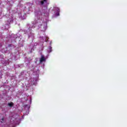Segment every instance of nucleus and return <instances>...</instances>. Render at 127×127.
Listing matches in <instances>:
<instances>
[{"mask_svg":"<svg viewBox=\"0 0 127 127\" xmlns=\"http://www.w3.org/2000/svg\"><path fill=\"white\" fill-rule=\"evenodd\" d=\"M59 11H60V9H59Z\"/></svg>","mask_w":127,"mask_h":127,"instance_id":"7","label":"nucleus"},{"mask_svg":"<svg viewBox=\"0 0 127 127\" xmlns=\"http://www.w3.org/2000/svg\"><path fill=\"white\" fill-rule=\"evenodd\" d=\"M4 120V118H2L1 119V121H2L3 122Z\"/></svg>","mask_w":127,"mask_h":127,"instance_id":"6","label":"nucleus"},{"mask_svg":"<svg viewBox=\"0 0 127 127\" xmlns=\"http://www.w3.org/2000/svg\"><path fill=\"white\" fill-rule=\"evenodd\" d=\"M49 50H50L49 51V53H51V52H52V47L51 46L49 47Z\"/></svg>","mask_w":127,"mask_h":127,"instance_id":"3","label":"nucleus"},{"mask_svg":"<svg viewBox=\"0 0 127 127\" xmlns=\"http://www.w3.org/2000/svg\"><path fill=\"white\" fill-rule=\"evenodd\" d=\"M46 61V59H45V57H44V56L42 55L40 59V63H42V62H44V61Z\"/></svg>","mask_w":127,"mask_h":127,"instance_id":"1","label":"nucleus"},{"mask_svg":"<svg viewBox=\"0 0 127 127\" xmlns=\"http://www.w3.org/2000/svg\"><path fill=\"white\" fill-rule=\"evenodd\" d=\"M1 123H2V122H1Z\"/></svg>","mask_w":127,"mask_h":127,"instance_id":"9","label":"nucleus"},{"mask_svg":"<svg viewBox=\"0 0 127 127\" xmlns=\"http://www.w3.org/2000/svg\"><path fill=\"white\" fill-rule=\"evenodd\" d=\"M58 15H59V13H58Z\"/></svg>","mask_w":127,"mask_h":127,"instance_id":"8","label":"nucleus"},{"mask_svg":"<svg viewBox=\"0 0 127 127\" xmlns=\"http://www.w3.org/2000/svg\"><path fill=\"white\" fill-rule=\"evenodd\" d=\"M40 3L42 5H43V4H44V1L43 0L41 1Z\"/></svg>","mask_w":127,"mask_h":127,"instance_id":"4","label":"nucleus"},{"mask_svg":"<svg viewBox=\"0 0 127 127\" xmlns=\"http://www.w3.org/2000/svg\"><path fill=\"white\" fill-rule=\"evenodd\" d=\"M43 1L45 2H47V0H43Z\"/></svg>","mask_w":127,"mask_h":127,"instance_id":"5","label":"nucleus"},{"mask_svg":"<svg viewBox=\"0 0 127 127\" xmlns=\"http://www.w3.org/2000/svg\"><path fill=\"white\" fill-rule=\"evenodd\" d=\"M8 106L10 107V108H11L14 106V104H13V102H10L8 103Z\"/></svg>","mask_w":127,"mask_h":127,"instance_id":"2","label":"nucleus"}]
</instances>
